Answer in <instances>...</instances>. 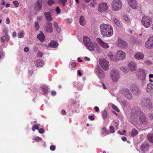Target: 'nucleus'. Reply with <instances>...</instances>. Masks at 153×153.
Instances as JSON below:
<instances>
[{
  "mask_svg": "<svg viewBox=\"0 0 153 153\" xmlns=\"http://www.w3.org/2000/svg\"><path fill=\"white\" fill-rule=\"evenodd\" d=\"M100 29L101 34L103 37H109L113 34L112 27L109 24H102L100 26Z\"/></svg>",
  "mask_w": 153,
  "mask_h": 153,
  "instance_id": "obj_1",
  "label": "nucleus"
},
{
  "mask_svg": "<svg viewBox=\"0 0 153 153\" xmlns=\"http://www.w3.org/2000/svg\"><path fill=\"white\" fill-rule=\"evenodd\" d=\"M83 42L87 49L90 51H98L99 48L96 44L93 43L88 36L83 37Z\"/></svg>",
  "mask_w": 153,
  "mask_h": 153,
  "instance_id": "obj_2",
  "label": "nucleus"
},
{
  "mask_svg": "<svg viewBox=\"0 0 153 153\" xmlns=\"http://www.w3.org/2000/svg\"><path fill=\"white\" fill-rule=\"evenodd\" d=\"M137 75L138 76V79L140 80L141 86H143L146 84V71L143 69H139L137 70L136 73Z\"/></svg>",
  "mask_w": 153,
  "mask_h": 153,
  "instance_id": "obj_3",
  "label": "nucleus"
},
{
  "mask_svg": "<svg viewBox=\"0 0 153 153\" xmlns=\"http://www.w3.org/2000/svg\"><path fill=\"white\" fill-rule=\"evenodd\" d=\"M140 105L142 108L149 110L152 109L153 108L152 102L147 98H142L140 101Z\"/></svg>",
  "mask_w": 153,
  "mask_h": 153,
  "instance_id": "obj_4",
  "label": "nucleus"
},
{
  "mask_svg": "<svg viewBox=\"0 0 153 153\" xmlns=\"http://www.w3.org/2000/svg\"><path fill=\"white\" fill-rule=\"evenodd\" d=\"M140 110V108L137 107H134L133 108L131 114L130 119H129L130 122L135 121L137 116L139 115V112Z\"/></svg>",
  "mask_w": 153,
  "mask_h": 153,
  "instance_id": "obj_5",
  "label": "nucleus"
},
{
  "mask_svg": "<svg viewBox=\"0 0 153 153\" xmlns=\"http://www.w3.org/2000/svg\"><path fill=\"white\" fill-rule=\"evenodd\" d=\"M112 10L117 11L122 8V2L121 0H113L111 3Z\"/></svg>",
  "mask_w": 153,
  "mask_h": 153,
  "instance_id": "obj_6",
  "label": "nucleus"
},
{
  "mask_svg": "<svg viewBox=\"0 0 153 153\" xmlns=\"http://www.w3.org/2000/svg\"><path fill=\"white\" fill-rule=\"evenodd\" d=\"M110 76L112 80L114 82H117L120 78L119 71L116 69H113L111 71Z\"/></svg>",
  "mask_w": 153,
  "mask_h": 153,
  "instance_id": "obj_7",
  "label": "nucleus"
},
{
  "mask_svg": "<svg viewBox=\"0 0 153 153\" xmlns=\"http://www.w3.org/2000/svg\"><path fill=\"white\" fill-rule=\"evenodd\" d=\"M141 22L144 27L147 28L149 27L152 24V20L150 17L145 16L142 17Z\"/></svg>",
  "mask_w": 153,
  "mask_h": 153,
  "instance_id": "obj_8",
  "label": "nucleus"
},
{
  "mask_svg": "<svg viewBox=\"0 0 153 153\" xmlns=\"http://www.w3.org/2000/svg\"><path fill=\"white\" fill-rule=\"evenodd\" d=\"M139 121L142 124L144 125H147L149 124V122L147 119L145 114L141 111V109L139 111Z\"/></svg>",
  "mask_w": 153,
  "mask_h": 153,
  "instance_id": "obj_9",
  "label": "nucleus"
},
{
  "mask_svg": "<svg viewBox=\"0 0 153 153\" xmlns=\"http://www.w3.org/2000/svg\"><path fill=\"white\" fill-rule=\"evenodd\" d=\"M121 93L127 99L132 100V95L128 89L127 88L123 89L121 90Z\"/></svg>",
  "mask_w": 153,
  "mask_h": 153,
  "instance_id": "obj_10",
  "label": "nucleus"
},
{
  "mask_svg": "<svg viewBox=\"0 0 153 153\" xmlns=\"http://www.w3.org/2000/svg\"><path fill=\"white\" fill-rule=\"evenodd\" d=\"M99 62L102 68L105 71L108 70L109 62L104 58L99 59Z\"/></svg>",
  "mask_w": 153,
  "mask_h": 153,
  "instance_id": "obj_11",
  "label": "nucleus"
},
{
  "mask_svg": "<svg viewBox=\"0 0 153 153\" xmlns=\"http://www.w3.org/2000/svg\"><path fill=\"white\" fill-rule=\"evenodd\" d=\"M130 88L133 93L135 95H138L140 92V89L138 86L136 84H132L131 85Z\"/></svg>",
  "mask_w": 153,
  "mask_h": 153,
  "instance_id": "obj_12",
  "label": "nucleus"
},
{
  "mask_svg": "<svg viewBox=\"0 0 153 153\" xmlns=\"http://www.w3.org/2000/svg\"><path fill=\"white\" fill-rule=\"evenodd\" d=\"M108 9V7L106 3L102 2L99 4L98 6V10L101 13L106 11Z\"/></svg>",
  "mask_w": 153,
  "mask_h": 153,
  "instance_id": "obj_13",
  "label": "nucleus"
},
{
  "mask_svg": "<svg viewBox=\"0 0 153 153\" xmlns=\"http://www.w3.org/2000/svg\"><path fill=\"white\" fill-rule=\"evenodd\" d=\"M146 47L149 49L153 48V36L149 37L145 43Z\"/></svg>",
  "mask_w": 153,
  "mask_h": 153,
  "instance_id": "obj_14",
  "label": "nucleus"
},
{
  "mask_svg": "<svg viewBox=\"0 0 153 153\" xmlns=\"http://www.w3.org/2000/svg\"><path fill=\"white\" fill-rule=\"evenodd\" d=\"M96 73L97 76L100 79H104L105 76V72L99 67L97 68Z\"/></svg>",
  "mask_w": 153,
  "mask_h": 153,
  "instance_id": "obj_15",
  "label": "nucleus"
},
{
  "mask_svg": "<svg viewBox=\"0 0 153 153\" xmlns=\"http://www.w3.org/2000/svg\"><path fill=\"white\" fill-rule=\"evenodd\" d=\"M117 45L122 48H125L127 46L126 43L122 39L118 38L117 41Z\"/></svg>",
  "mask_w": 153,
  "mask_h": 153,
  "instance_id": "obj_16",
  "label": "nucleus"
},
{
  "mask_svg": "<svg viewBox=\"0 0 153 153\" xmlns=\"http://www.w3.org/2000/svg\"><path fill=\"white\" fill-rule=\"evenodd\" d=\"M52 25V23L48 22H47L45 24V29L47 32L51 33L53 32V29Z\"/></svg>",
  "mask_w": 153,
  "mask_h": 153,
  "instance_id": "obj_17",
  "label": "nucleus"
},
{
  "mask_svg": "<svg viewBox=\"0 0 153 153\" xmlns=\"http://www.w3.org/2000/svg\"><path fill=\"white\" fill-rule=\"evenodd\" d=\"M129 69L131 71H134L137 68L136 64L135 62L130 61L128 64Z\"/></svg>",
  "mask_w": 153,
  "mask_h": 153,
  "instance_id": "obj_18",
  "label": "nucleus"
},
{
  "mask_svg": "<svg viewBox=\"0 0 153 153\" xmlns=\"http://www.w3.org/2000/svg\"><path fill=\"white\" fill-rule=\"evenodd\" d=\"M128 2L130 6L133 9H137V3L136 0H128Z\"/></svg>",
  "mask_w": 153,
  "mask_h": 153,
  "instance_id": "obj_19",
  "label": "nucleus"
},
{
  "mask_svg": "<svg viewBox=\"0 0 153 153\" xmlns=\"http://www.w3.org/2000/svg\"><path fill=\"white\" fill-rule=\"evenodd\" d=\"M117 56H118V59H123L126 56V55L125 52L122 51H118L117 52Z\"/></svg>",
  "mask_w": 153,
  "mask_h": 153,
  "instance_id": "obj_20",
  "label": "nucleus"
},
{
  "mask_svg": "<svg viewBox=\"0 0 153 153\" xmlns=\"http://www.w3.org/2000/svg\"><path fill=\"white\" fill-rule=\"evenodd\" d=\"M97 41L99 44L103 48H106L109 47L108 44L103 42L100 38H97Z\"/></svg>",
  "mask_w": 153,
  "mask_h": 153,
  "instance_id": "obj_21",
  "label": "nucleus"
},
{
  "mask_svg": "<svg viewBox=\"0 0 153 153\" xmlns=\"http://www.w3.org/2000/svg\"><path fill=\"white\" fill-rule=\"evenodd\" d=\"M149 147V145L146 142H143L140 148L142 152H145L148 150Z\"/></svg>",
  "mask_w": 153,
  "mask_h": 153,
  "instance_id": "obj_22",
  "label": "nucleus"
},
{
  "mask_svg": "<svg viewBox=\"0 0 153 153\" xmlns=\"http://www.w3.org/2000/svg\"><path fill=\"white\" fill-rule=\"evenodd\" d=\"M43 4V2L42 0H38L35 7V9L38 10H41Z\"/></svg>",
  "mask_w": 153,
  "mask_h": 153,
  "instance_id": "obj_23",
  "label": "nucleus"
},
{
  "mask_svg": "<svg viewBox=\"0 0 153 153\" xmlns=\"http://www.w3.org/2000/svg\"><path fill=\"white\" fill-rule=\"evenodd\" d=\"M45 19L49 21H51L53 20V18L51 13L50 12H45L44 13Z\"/></svg>",
  "mask_w": 153,
  "mask_h": 153,
  "instance_id": "obj_24",
  "label": "nucleus"
},
{
  "mask_svg": "<svg viewBox=\"0 0 153 153\" xmlns=\"http://www.w3.org/2000/svg\"><path fill=\"white\" fill-rule=\"evenodd\" d=\"M109 58L112 61H115L117 60V56L112 52H109L108 55Z\"/></svg>",
  "mask_w": 153,
  "mask_h": 153,
  "instance_id": "obj_25",
  "label": "nucleus"
},
{
  "mask_svg": "<svg viewBox=\"0 0 153 153\" xmlns=\"http://www.w3.org/2000/svg\"><path fill=\"white\" fill-rule=\"evenodd\" d=\"M134 57L136 59L140 60L143 59L144 58V55L143 53L137 52L135 54Z\"/></svg>",
  "mask_w": 153,
  "mask_h": 153,
  "instance_id": "obj_26",
  "label": "nucleus"
},
{
  "mask_svg": "<svg viewBox=\"0 0 153 153\" xmlns=\"http://www.w3.org/2000/svg\"><path fill=\"white\" fill-rule=\"evenodd\" d=\"M41 89L43 93V94H46L49 92L48 87L46 85H43L41 87Z\"/></svg>",
  "mask_w": 153,
  "mask_h": 153,
  "instance_id": "obj_27",
  "label": "nucleus"
},
{
  "mask_svg": "<svg viewBox=\"0 0 153 153\" xmlns=\"http://www.w3.org/2000/svg\"><path fill=\"white\" fill-rule=\"evenodd\" d=\"M101 136L103 137L109 134L108 130L105 127L103 128L101 130Z\"/></svg>",
  "mask_w": 153,
  "mask_h": 153,
  "instance_id": "obj_28",
  "label": "nucleus"
},
{
  "mask_svg": "<svg viewBox=\"0 0 153 153\" xmlns=\"http://www.w3.org/2000/svg\"><path fill=\"white\" fill-rule=\"evenodd\" d=\"M83 85V84L77 82H75L73 84V85L76 87L79 90L82 89Z\"/></svg>",
  "mask_w": 153,
  "mask_h": 153,
  "instance_id": "obj_29",
  "label": "nucleus"
},
{
  "mask_svg": "<svg viewBox=\"0 0 153 153\" xmlns=\"http://www.w3.org/2000/svg\"><path fill=\"white\" fill-rule=\"evenodd\" d=\"M1 39L2 42H4L5 41H8L10 39V37L7 34L5 33L4 36L1 37Z\"/></svg>",
  "mask_w": 153,
  "mask_h": 153,
  "instance_id": "obj_30",
  "label": "nucleus"
},
{
  "mask_svg": "<svg viewBox=\"0 0 153 153\" xmlns=\"http://www.w3.org/2000/svg\"><path fill=\"white\" fill-rule=\"evenodd\" d=\"M147 138L148 141L150 142L153 143V133H149L147 134Z\"/></svg>",
  "mask_w": 153,
  "mask_h": 153,
  "instance_id": "obj_31",
  "label": "nucleus"
},
{
  "mask_svg": "<svg viewBox=\"0 0 153 153\" xmlns=\"http://www.w3.org/2000/svg\"><path fill=\"white\" fill-rule=\"evenodd\" d=\"M58 45V43L56 41H52L49 44V46L52 48H56Z\"/></svg>",
  "mask_w": 153,
  "mask_h": 153,
  "instance_id": "obj_32",
  "label": "nucleus"
},
{
  "mask_svg": "<svg viewBox=\"0 0 153 153\" xmlns=\"http://www.w3.org/2000/svg\"><path fill=\"white\" fill-rule=\"evenodd\" d=\"M37 38L41 42H43L45 40V36L43 33L38 34L37 36Z\"/></svg>",
  "mask_w": 153,
  "mask_h": 153,
  "instance_id": "obj_33",
  "label": "nucleus"
},
{
  "mask_svg": "<svg viewBox=\"0 0 153 153\" xmlns=\"http://www.w3.org/2000/svg\"><path fill=\"white\" fill-rule=\"evenodd\" d=\"M153 89V84L149 83L148 84L146 88V91L149 92L152 91V90Z\"/></svg>",
  "mask_w": 153,
  "mask_h": 153,
  "instance_id": "obj_34",
  "label": "nucleus"
},
{
  "mask_svg": "<svg viewBox=\"0 0 153 153\" xmlns=\"http://www.w3.org/2000/svg\"><path fill=\"white\" fill-rule=\"evenodd\" d=\"M36 62V65L38 67H41L44 64V62L42 59H39Z\"/></svg>",
  "mask_w": 153,
  "mask_h": 153,
  "instance_id": "obj_35",
  "label": "nucleus"
},
{
  "mask_svg": "<svg viewBox=\"0 0 153 153\" xmlns=\"http://www.w3.org/2000/svg\"><path fill=\"white\" fill-rule=\"evenodd\" d=\"M138 133V131L135 128H133L131 131V136L134 137L136 135H137Z\"/></svg>",
  "mask_w": 153,
  "mask_h": 153,
  "instance_id": "obj_36",
  "label": "nucleus"
},
{
  "mask_svg": "<svg viewBox=\"0 0 153 153\" xmlns=\"http://www.w3.org/2000/svg\"><path fill=\"white\" fill-rule=\"evenodd\" d=\"M53 25L57 32L58 33L61 30V28L59 27L57 22H55L53 24Z\"/></svg>",
  "mask_w": 153,
  "mask_h": 153,
  "instance_id": "obj_37",
  "label": "nucleus"
},
{
  "mask_svg": "<svg viewBox=\"0 0 153 153\" xmlns=\"http://www.w3.org/2000/svg\"><path fill=\"white\" fill-rule=\"evenodd\" d=\"M79 23L81 25L84 26L85 24V22L84 17L83 16H81L80 17L79 20Z\"/></svg>",
  "mask_w": 153,
  "mask_h": 153,
  "instance_id": "obj_38",
  "label": "nucleus"
},
{
  "mask_svg": "<svg viewBox=\"0 0 153 153\" xmlns=\"http://www.w3.org/2000/svg\"><path fill=\"white\" fill-rule=\"evenodd\" d=\"M67 0H59L58 3L61 6L64 7L65 6Z\"/></svg>",
  "mask_w": 153,
  "mask_h": 153,
  "instance_id": "obj_39",
  "label": "nucleus"
},
{
  "mask_svg": "<svg viewBox=\"0 0 153 153\" xmlns=\"http://www.w3.org/2000/svg\"><path fill=\"white\" fill-rule=\"evenodd\" d=\"M113 21L114 23L117 26H120V22L115 18L113 19Z\"/></svg>",
  "mask_w": 153,
  "mask_h": 153,
  "instance_id": "obj_40",
  "label": "nucleus"
},
{
  "mask_svg": "<svg viewBox=\"0 0 153 153\" xmlns=\"http://www.w3.org/2000/svg\"><path fill=\"white\" fill-rule=\"evenodd\" d=\"M102 115L104 119L105 120L106 119L107 117V114L106 111L104 110L102 113Z\"/></svg>",
  "mask_w": 153,
  "mask_h": 153,
  "instance_id": "obj_41",
  "label": "nucleus"
},
{
  "mask_svg": "<svg viewBox=\"0 0 153 153\" xmlns=\"http://www.w3.org/2000/svg\"><path fill=\"white\" fill-rule=\"evenodd\" d=\"M123 18L126 21L128 24L130 23V19L126 15H124L123 16Z\"/></svg>",
  "mask_w": 153,
  "mask_h": 153,
  "instance_id": "obj_42",
  "label": "nucleus"
},
{
  "mask_svg": "<svg viewBox=\"0 0 153 153\" xmlns=\"http://www.w3.org/2000/svg\"><path fill=\"white\" fill-rule=\"evenodd\" d=\"M119 123V121L118 120H117V121H115L113 122V123H114L115 127L117 129L118 128Z\"/></svg>",
  "mask_w": 153,
  "mask_h": 153,
  "instance_id": "obj_43",
  "label": "nucleus"
},
{
  "mask_svg": "<svg viewBox=\"0 0 153 153\" xmlns=\"http://www.w3.org/2000/svg\"><path fill=\"white\" fill-rule=\"evenodd\" d=\"M39 125V124H38L36 126H33L32 127V130L33 131H34L36 129L38 130L39 128L38 126Z\"/></svg>",
  "mask_w": 153,
  "mask_h": 153,
  "instance_id": "obj_44",
  "label": "nucleus"
},
{
  "mask_svg": "<svg viewBox=\"0 0 153 153\" xmlns=\"http://www.w3.org/2000/svg\"><path fill=\"white\" fill-rule=\"evenodd\" d=\"M121 70L124 72L126 73L128 72V69L126 67H123L121 68Z\"/></svg>",
  "mask_w": 153,
  "mask_h": 153,
  "instance_id": "obj_45",
  "label": "nucleus"
},
{
  "mask_svg": "<svg viewBox=\"0 0 153 153\" xmlns=\"http://www.w3.org/2000/svg\"><path fill=\"white\" fill-rule=\"evenodd\" d=\"M112 108L114 109L115 111L119 112V109L115 105H112Z\"/></svg>",
  "mask_w": 153,
  "mask_h": 153,
  "instance_id": "obj_46",
  "label": "nucleus"
},
{
  "mask_svg": "<svg viewBox=\"0 0 153 153\" xmlns=\"http://www.w3.org/2000/svg\"><path fill=\"white\" fill-rule=\"evenodd\" d=\"M109 133H113L115 132L114 128L112 126H110L109 127Z\"/></svg>",
  "mask_w": 153,
  "mask_h": 153,
  "instance_id": "obj_47",
  "label": "nucleus"
},
{
  "mask_svg": "<svg viewBox=\"0 0 153 153\" xmlns=\"http://www.w3.org/2000/svg\"><path fill=\"white\" fill-rule=\"evenodd\" d=\"M54 1L53 0H48V4L50 6H51L54 3Z\"/></svg>",
  "mask_w": 153,
  "mask_h": 153,
  "instance_id": "obj_48",
  "label": "nucleus"
},
{
  "mask_svg": "<svg viewBox=\"0 0 153 153\" xmlns=\"http://www.w3.org/2000/svg\"><path fill=\"white\" fill-rule=\"evenodd\" d=\"M35 27L37 30H38L39 28V24L38 22H35Z\"/></svg>",
  "mask_w": 153,
  "mask_h": 153,
  "instance_id": "obj_49",
  "label": "nucleus"
},
{
  "mask_svg": "<svg viewBox=\"0 0 153 153\" xmlns=\"http://www.w3.org/2000/svg\"><path fill=\"white\" fill-rule=\"evenodd\" d=\"M18 36L19 38H22L23 37L24 34L23 33H18Z\"/></svg>",
  "mask_w": 153,
  "mask_h": 153,
  "instance_id": "obj_50",
  "label": "nucleus"
},
{
  "mask_svg": "<svg viewBox=\"0 0 153 153\" xmlns=\"http://www.w3.org/2000/svg\"><path fill=\"white\" fill-rule=\"evenodd\" d=\"M13 4L16 7H18L19 6V3L17 1H13Z\"/></svg>",
  "mask_w": 153,
  "mask_h": 153,
  "instance_id": "obj_51",
  "label": "nucleus"
},
{
  "mask_svg": "<svg viewBox=\"0 0 153 153\" xmlns=\"http://www.w3.org/2000/svg\"><path fill=\"white\" fill-rule=\"evenodd\" d=\"M56 11L57 13V14H58L60 13L61 11L60 9L58 6L56 7Z\"/></svg>",
  "mask_w": 153,
  "mask_h": 153,
  "instance_id": "obj_52",
  "label": "nucleus"
},
{
  "mask_svg": "<svg viewBox=\"0 0 153 153\" xmlns=\"http://www.w3.org/2000/svg\"><path fill=\"white\" fill-rule=\"evenodd\" d=\"M4 53L3 51H0V59L1 58V56L4 57Z\"/></svg>",
  "mask_w": 153,
  "mask_h": 153,
  "instance_id": "obj_53",
  "label": "nucleus"
},
{
  "mask_svg": "<svg viewBox=\"0 0 153 153\" xmlns=\"http://www.w3.org/2000/svg\"><path fill=\"white\" fill-rule=\"evenodd\" d=\"M88 118L91 120H93L94 119V117L93 115L88 116Z\"/></svg>",
  "mask_w": 153,
  "mask_h": 153,
  "instance_id": "obj_54",
  "label": "nucleus"
},
{
  "mask_svg": "<svg viewBox=\"0 0 153 153\" xmlns=\"http://www.w3.org/2000/svg\"><path fill=\"white\" fill-rule=\"evenodd\" d=\"M122 103L124 107L127 105V102L126 101H123L122 102Z\"/></svg>",
  "mask_w": 153,
  "mask_h": 153,
  "instance_id": "obj_55",
  "label": "nucleus"
},
{
  "mask_svg": "<svg viewBox=\"0 0 153 153\" xmlns=\"http://www.w3.org/2000/svg\"><path fill=\"white\" fill-rule=\"evenodd\" d=\"M28 71H29L28 73V75L29 76H31L33 74V71L32 70H28Z\"/></svg>",
  "mask_w": 153,
  "mask_h": 153,
  "instance_id": "obj_56",
  "label": "nucleus"
},
{
  "mask_svg": "<svg viewBox=\"0 0 153 153\" xmlns=\"http://www.w3.org/2000/svg\"><path fill=\"white\" fill-rule=\"evenodd\" d=\"M37 56L39 57H42V53L41 51H39L37 53Z\"/></svg>",
  "mask_w": 153,
  "mask_h": 153,
  "instance_id": "obj_57",
  "label": "nucleus"
},
{
  "mask_svg": "<svg viewBox=\"0 0 153 153\" xmlns=\"http://www.w3.org/2000/svg\"><path fill=\"white\" fill-rule=\"evenodd\" d=\"M71 66L73 68L75 67L76 66V63L75 62H72L71 64Z\"/></svg>",
  "mask_w": 153,
  "mask_h": 153,
  "instance_id": "obj_58",
  "label": "nucleus"
},
{
  "mask_svg": "<svg viewBox=\"0 0 153 153\" xmlns=\"http://www.w3.org/2000/svg\"><path fill=\"white\" fill-rule=\"evenodd\" d=\"M149 117L151 120H153V113H149Z\"/></svg>",
  "mask_w": 153,
  "mask_h": 153,
  "instance_id": "obj_59",
  "label": "nucleus"
},
{
  "mask_svg": "<svg viewBox=\"0 0 153 153\" xmlns=\"http://www.w3.org/2000/svg\"><path fill=\"white\" fill-rule=\"evenodd\" d=\"M39 131V132L40 134H42L44 133V130L42 128L39 129H38Z\"/></svg>",
  "mask_w": 153,
  "mask_h": 153,
  "instance_id": "obj_60",
  "label": "nucleus"
},
{
  "mask_svg": "<svg viewBox=\"0 0 153 153\" xmlns=\"http://www.w3.org/2000/svg\"><path fill=\"white\" fill-rule=\"evenodd\" d=\"M29 51V48L27 47H25L24 48V51L25 52H27Z\"/></svg>",
  "mask_w": 153,
  "mask_h": 153,
  "instance_id": "obj_61",
  "label": "nucleus"
},
{
  "mask_svg": "<svg viewBox=\"0 0 153 153\" xmlns=\"http://www.w3.org/2000/svg\"><path fill=\"white\" fill-rule=\"evenodd\" d=\"M33 49L35 52H37L38 50V49L37 47L34 46L33 47Z\"/></svg>",
  "mask_w": 153,
  "mask_h": 153,
  "instance_id": "obj_62",
  "label": "nucleus"
},
{
  "mask_svg": "<svg viewBox=\"0 0 153 153\" xmlns=\"http://www.w3.org/2000/svg\"><path fill=\"white\" fill-rule=\"evenodd\" d=\"M56 94V92L54 91H52L51 92V94L52 96H54Z\"/></svg>",
  "mask_w": 153,
  "mask_h": 153,
  "instance_id": "obj_63",
  "label": "nucleus"
},
{
  "mask_svg": "<svg viewBox=\"0 0 153 153\" xmlns=\"http://www.w3.org/2000/svg\"><path fill=\"white\" fill-rule=\"evenodd\" d=\"M50 149L52 151H54L55 150V146L53 145H52L50 146Z\"/></svg>",
  "mask_w": 153,
  "mask_h": 153,
  "instance_id": "obj_64",
  "label": "nucleus"
}]
</instances>
